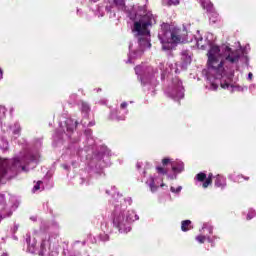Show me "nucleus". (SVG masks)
I'll return each instance as SVG.
<instances>
[{"label":"nucleus","instance_id":"nucleus-1","mask_svg":"<svg viewBox=\"0 0 256 256\" xmlns=\"http://www.w3.org/2000/svg\"><path fill=\"white\" fill-rule=\"evenodd\" d=\"M161 31L158 39L161 42L163 51H173L177 45L187 41V28L178 27L169 23L161 24Z\"/></svg>","mask_w":256,"mask_h":256},{"label":"nucleus","instance_id":"nucleus-2","mask_svg":"<svg viewBox=\"0 0 256 256\" xmlns=\"http://www.w3.org/2000/svg\"><path fill=\"white\" fill-rule=\"evenodd\" d=\"M208 55V66L214 71H222L224 62L221 60V48L217 45L211 46L207 53Z\"/></svg>","mask_w":256,"mask_h":256},{"label":"nucleus","instance_id":"nucleus-3","mask_svg":"<svg viewBox=\"0 0 256 256\" xmlns=\"http://www.w3.org/2000/svg\"><path fill=\"white\" fill-rule=\"evenodd\" d=\"M149 27H153V20L149 14H146L139 21L134 22L133 31L138 35H151Z\"/></svg>","mask_w":256,"mask_h":256},{"label":"nucleus","instance_id":"nucleus-4","mask_svg":"<svg viewBox=\"0 0 256 256\" xmlns=\"http://www.w3.org/2000/svg\"><path fill=\"white\" fill-rule=\"evenodd\" d=\"M223 55L225 61L231 64L239 63V59H241V52L239 50H233L229 46L224 47Z\"/></svg>","mask_w":256,"mask_h":256},{"label":"nucleus","instance_id":"nucleus-5","mask_svg":"<svg viewBox=\"0 0 256 256\" xmlns=\"http://www.w3.org/2000/svg\"><path fill=\"white\" fill-rule=\"evenodd\" d=\"M196 180L199 181V183H203L202 187L203 189H207L209 185L213 184V173H210L208 176L205 174V172H199L196 177Z\"/></svg>","mask_w":256,"mask_h":256},{"label":"nucleus","instance_id":"nucleus-6","mask_svg":"<svg viewBox=\"0 0 256 256\" xmlns=\"http://www.w3.org/2000/svg\"><path fill=\"white\" fill-rule=\"evenodd\" d=\"M11 171V166L9 160L0 158V183L3 181V178Z\"/></svg>","mask_w":256,"mask_h":256},{"label":"nucleus","instance_id":"nucleus-7","mask_svg":"<svg viewBox=\"0 0 256 256\" xmlns=\"http://www.w3.org/2000/svg\"><path fill=\"white\" fill-rule=\"evenodd\" d=\"M214 187L219 189H225L227 187V179L223 175H216L214 180Z\"/></svg>","mask_w":256,"mask_h":256},{"label":"nucleus","instance_id":"nucleus-8","mask_svg":"<svg viewBox=\"0 0 256 256\" xmlns=\"http://www.w3.org/2000/svg\"><path fill=\"white\" fill-rule=\"evenodd\" d=\"M123 221H125V217L121 214L114 217L113 219L114 227H116L117 229H121V224L123 223Z\"/></svg>","mask_w":256,"mask_h":256},{"label":"nucleus","instance_id":"nucleus-9","mask_svg":"<svg viewBox=\"0 0 256 256\" xmlns=\"http://www.w3.org/2000/svg\"><path fill=\"white\" fill-rule=\"evenodd\" d=\"M181 61H182L183 65H190L191 56H189V53H187V51H183L181 53Z\"/></svg>","mask_w":256,"mask_h":256},{"label":"nucleus","instance_id":"nucleus-10","mask_svg":"<svg viewBox=\"0 0 256 256\" xmlns=\"http://www.w3.org/2000/svg\"><path fill=\"white\" fill-rule=\"evenodd\" d=\"M191 220H184L181 222V230L185 233L187 231H191Z\"/></svg>","mask_w":256,"mask_h":256},{"label":"nucleus","instance_id":"nucleus-11","mask_svg":"<svg viewBox=\"0 0 256 256\" xmlns=\"http://www.w3.org/2000/svg\"><path fill=\"white\" fill-rule=\"evenodd\" d=\"M156 173H158V175H167V173H169V170H167V168L163 166H157Z\"/></svg>","mask_w":256,"mask_h":256},{"label":"nucleus","instance_id":"nucleus-12","mask_svg":"<svg viewBox=\"0 0 256 256\" xmlns=\"http://www.w3.org/2000/svg\"><path fill=\"white\" fill-rule=\"evenodd\" d=\"M185 167L183 166V163L179 164L178 166H175L172 164V171L174 173H181L182 171H184Z\"/></svg>","mask_w":256,"mask_h":256},{"label":"nucleus","instance_id":"nucleus-13","mask_svg":"<svg viewBox=\"0 0 256 256\" xmlns=\"http://www.w3.org/2000/svg\"><path fill=\"white\" fill-rule=\"evenodd\" d=\"M45 251H47V244L45 243V240H42L41 244H40V252L39 255L40 256H44L45 255Z\"/></svg>","mask_w":256,"mask_h":256},{"label":"nucleus","instance_id":"nucleus-14","mask_svg":"<svg viewBox=\"0 0 256 256\" xmlns=\"http://www.w3.org/2000/svg\"><path fill=\"white\" fill-rule=\"evenodd\" d=\"M81 111L82 113H89V111H91V107L89 106V104H87V102L81 103Z\"/></svg>","mask_w":256,"mask_h":256},{"label":"nucleus","instance_id":"nucleus-15","mask_svg":"<svg viewBox=\"0 0 256 256\" xmlns=\"http://www.w3.org/2000/svg\"><path fill=\"white\" fill-rule=\"evenodd\" d=\"M159 189V186L155 185V178H151V183H150V190L152 193H155Z\"/></svg>","mask_w":256,"mask_h":256},{"label":"nucleus","instance_id":"nucleus-16","mask_svg":"<svg viewBox=\"0 0 256 256\" xmlns=\"http://www.w3.org/2000/svg\"><path fill=\"white\" fill-rule=\"evenodd\" d=\"M6 113H7V108H5V106H0V119H3Z\"/></svg>","mask_w":256,"mask_h":256},{"label":"nucleus","instance_id":"nucleus-17","mask_svg":"<svg viewBox=\"0 0 256 256\" xmlns=\"http://www.w3.org/2000/svg\"><path fill=\"white\" fill-rule=\"evenodd\" d=\"M114 4L116 7H124L125 6V0H114Z\"/></svg>","mask_w":256,"mask_h":256},{"label":"nucleus","instance_id":"nucleus-18","mask_svg":"<svg viewBox=\"0 0 256 256\" xmlns=\"http://www.w3.org/2000/svg\"><path fill=\"white\" fill-rule=\"evenodd\" d=\"M207 237H205L204 235H199L196 237V241H198V243H205Z\"/></svg>","mask_w":256,"mask_h":256},{"label":"nucleus","instance_id":"nucleus-19","mask_svg":"<svg viewBox=\"0 0 256 256\" xmlns=\"http://www.w3.org/2000/svg\"><path fill=\"white\" fill-rule=\"evenodd\" d=\"M66 128H67L68 133H73V131H75V129H77V122H75V125L72 127L67 125Z\"/></svg>","mask_w":256,"mask_h":256},{"label":"nucleus","instance_id":"nucleus-20","mask_svg":"<svg viewBox=\"0 0 256 256\" xmlns=\"http://www.w3.org/2000/svg\"><path fill=\"white\" fill-rule=\"evenodd\" d=\"M221 87L222 89H229V87L231 86V84L227 81L221 82Z\"/></svg>","mask_w":256,"mask_h":256},{"label":"nucleus","instance_id":"nucleus-21","mask_svg":"<svg viewBox=\"0 0 256 256\" xmlns=\"http://www.w3.org/2000/svg\"><path fill=\"white\" fill-rule=\"evenodd\" d=\"M169 163H171V159H170V158H164V159H162V165H163V167H167V165H169Z\"/></svg>","mask_w":256,"mask_h":256},{"label":"nucleus","instance_id":"nucleus-22","mask_svg":"<svg viewBox=\"0 0 256 256\" xmlns=\"http://www.w3.org/2000/svg\"><path fill=\"white\" fill-rule=\"evenodd\" d=\"M43 183V181H38L35 186H34V191H39V189H41V184Z\"/></svg>","mask_w":256,"mask_h":256},{"label":"nucleus","instance_id":"nucleus-23","mask_svg":"<svg viewBox=\"0 0 256 256\" xmlns=\"http://www.w3.org/2000/svg\"><path fill=\"white\" fill-rule=\"evenodd\" d=\"M170 191L172 193H180L181 192V186H179L178 188L175 189V187H171Z\"/></svg>","mask_w":256,"mask_h":256},{"label":"nucleus","instance_id":"nucleus-24","mask_svg":"<svg viewBox=\"0 0 256 256\" xmlns=\"http://www.w3.org/2000/svg\"><path fill=\"white\" fill-rule=\"evenodd\" d=\"M169 5H179V0H169Z\"/></svg>","mask_w":256,"mask_h":256},{"label":"nucleus","instance_id":"nucleus-25","mask_svg":"<svg viewBox=\"0 0 256 256\" xmlns=\"http://www.w3.org/2000/svg\"><path fill=\"white\" fill-rule=\"evenodd\" d=\"M0 203H5V194H0Z\"/></svg>","mask_w":256,"mask_h":256},{"label":"nucleus","instance_id":"nucleus-26","mask_svg":"<svg viewBox=\"0 0 256 256\" xmlns=\"http://www.w3.org/2000/svg\"><path fill=\"white\" fill-rule=\"evenodd\" d=\"M238 179H245V181H249V177H245L242 174L238 175Z\"/></svg>","mask_w":256,"mask_h":256},{"label":"nucleus","instance_id":"nucleus-27","mask_svg":"<svg viewBox=\"0 0 256 256\" xmlns=\"http://www.w3.org/2000/svg\"><path fill=\"white\" fill-rule=\"evenodd\" d=\"M121 109H127V102H123L120 105Z\"/></svg>","mask_w":256,"mask_h":256},{"label":"nucleus","instance_id":"nucleus-28","mask_svg":"<svg viewBox=\"0 0 256 256\" xmlns=\"http://www.w3.org/2000/svg\"><path fill=\"white\" fill-rule=\"evenodd\" d=\"M109 239V235L107 234H104L103 238H102V241H107Z\"/></svg>","mask_w":256,"mask_h":256},{"label":"nucleus","instance_id":"nucleus-29","mask_svg":"<svg viewBox=\"0 0 256 256\" xmlns=\"http://www.w3.org/2000/svg\"><path fill=\"white\" fill-rule=\"evenodd\" d=\"M253 219V216L251 214H247V221H251Z\"/></svg>","mask_w":256,"mask_h":256},{"label":"nucleus","instance_id":"nucleus-30","mask_svg":"<svg viewBox=\"0 0 256 256\" xmlns=\"http://www.w3.org/2000/svg\"><path fill=\"white\" fill-rule=\"evenodd\" d=\"M3 79V70L0 69V81Z\"/></svg>","mask_w":256,"mask_h":256},{"label":"nucleus","instance_id":"nucleus-31","mask_svg":"<svg viewBox=\"0 0 256 256\" xmlns=\"http://www.w3.org/2000/svg\"><path fill=\"white\" fill-rule=\"evenodd\" d=\"M17 163H19V159H14L13 165H17Z\"/></svg>","mask_w":256,"mask_h":256},{"label":"nucleus","instance_id":"nucleus-32","mask_svg":"<svg viewBox=\"0 0 256 256\" xmlns=\"http://www.w3.org/2000/svg\"><path fill=\"white\" fill-rule=\"evenodd\" d=\"M248 77H249L250 79H253V73H249V74H248Z\"/></svg>","mask_w":256,"mask_h":256},{"label":"nucleus","instance_id":"nucleus-33","mask_svg":"<svg viewBox=\"0 0 256 256\" xmlns=\"http://www.w3.org/2000/svg\"><path fill=\"white\" fill-rule=\"evenodd\" d=\"M212 87H213L215 90H217V85L212 84Z\"/></svg>","mask_w":256,"mask_h":256},{"label":"nucleus","instance_id":"nucleus-34","mask_svg":"<svg viewBox=\"0 0 256 256\" xmlns=\"http://www.w3.org/2000/svg\"><path fill=\"white\" fill-rule=\"evenodd\" d=\"M64 169H69V166L63 165Z\"/></svg>","mask_w":256,"mask_h":256},{"label":"nucleus","instance_id":"nucleus-35","mask_svg":"<svg viewBox=\"0 0 256 256\" xmlns=\"http://www.w3.org/2000/svg\"><path fill=\"white\" fill-rule=\"evenodd\" d=\"M1 256H9L7 253H3Z\"/></svg>","mask_w":256,"mask_h":256},{"label":"nucleus","instance_id":"nucleus-36","mask_svg":"<svg viewBox=\"0 0 256 256\" xmlns=\"http://www.w3.org/2000/svg\"><path fill=\"white\" fill-rule=\"evenodd\" d=\"M97 1H99V0H92V3H97Z\"/></svg>","mask_w":256,"mask_h":256},{"label":"nucleus","instance_id":"nucleus-37","mask_svg":"<svg viewBox=\"0 0 256 256\" xmlns=\"http://www.w3.org/2000/svg\"><path fill=\"white\" fill-rule=\"evenodd\" d=\"M160 187H165V184L162 183V184L160 185Z\"/></svg>","mask_w":256,"mask_h":256},{"label":"nucleus","instance_id":"nucleus-38","mask_svg":"<svg viewBox=\"0 0 256 256\" xmlns=\"http://www.w3.org/2000/svg\"><path fill=\"white\" fill-rule=\"evenodd\" d=\"M176 97H181V94L176 95Z\"/></svg>","mask_w":256,"mask_h":256}]
</instances>
